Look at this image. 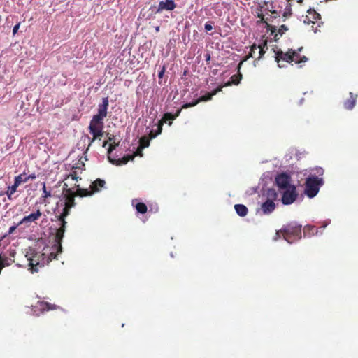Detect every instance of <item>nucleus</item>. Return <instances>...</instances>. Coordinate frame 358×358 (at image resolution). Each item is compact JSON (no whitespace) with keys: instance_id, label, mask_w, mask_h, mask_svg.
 Segmentation results:
<instances>
[{"instance_id":"obj_1","label":"nucleus","mask_w":358,"mask_h":358,"mask_svg":"<svg viewBox=\"0 0 358 358\" xmlns=\"http://www.w3.org/2000/svg\"><path fill=\"white\" fill-rule=\"evenodd\" d=\"M76 194L73 187H69L68 182H64L62 188V198L64 203L62 213L58 217V220L61 222V226L57 231V238L61 241L64 237L66 230V222L65 217L70 214L71 209L76 206L75 201Z\"/></svg>"},{"instance_id":"obj_2","label":"nucleus","mask_w":358,"mask_h":358,"mask_svg":"<svg viewBox=\"0 0 358 358\" xmlns=\"http://www.w3.org/2000/svg\"><path fill=\"white\" fill-rule=\"evenodd\" d=\"M47 250V249H43L42 252H37L34 250H31L29 256L28 255H26L29 261V270L32 273L38 272L40 268L47 265V259H45Z\"/></svg>"},{"instance_id":"obj_3","label":"nucleus","mask_w":358,"mask_h":358,"mask_svg":"<svg viewBox=\"0 0 358 358\" xmlns=\"http://www.w3.org/2000/svg\"><path fill=\"white\" fill-rule=\"evenodd\" d=\"M301 224L296 222L289 223L284 225L276 234H282L285 240L289 243H292L301 238Z\"/></svg>"},{"instance_id":"obj_4","label":"nucleus","mask_w":358,"mask_h":358,"mask_svg":"<svg viewBox=\"0 0 358 358\" xmlns=\"http://www.w3.org/2000/svg\"><path fill=\"white\" fill-rule=\"evenodd\" d=\"M303 48L298 49V51L289 49L286 53L279 50L275 53V62L278 64V66L281 67L280 64V61H284L288 63L294 62L296 64L304 63L308 60L306 56L301 57L299 51H301Z\"/></svg>"},{"instance_id":"obj_5","label":"nucleus","mask_w":358,"mask_h":358,"mask_svg":"<svg viewBox=\"0 0 358 358\" xmlns=\"http://www.w3.org/2000/svg\"><path fill=\"white\" fill-rule=\"evenodd\" d=\"M323 184L322 178L310 176L306 179L305 193L309 198H313L319 192L320 187Z\"/></svg>"},{"instance_id":"obj_6","label":"nucleus","mask_w":358,"mask_h":358,"mask_svg":"<svg viewBox=\"0 0 358 358\" xmlns=\"http://www.w3.org/2000/svg\"><path fill=\"white\" fill-rule=\"evenodd\" d=\"M103 121L97 120V119L92 117L89 126L90 133L92 135L93 138L89 144V146L96 140L100 139L103 135Z\"/></svg>"},{"instance_id":"obj_7","label":"nucleus","mask_w":358,"mask_h":358,"mask_svg":"<svg viewBox=\"0 0 358 358\" xmlns=\"http://www.w3.org/2000/svg\"><path fill=\"white\" fill-rule=\"evenodd\" d=\"M62 241H59L57 238V234L55 235V241L56 243H55L52 248L49 247H45L43 249H47V255L46 258L45 259H47V264H48L52 259H57V255L59 253H61L62 251Z\"/></svg>"},{"instance_id":"obj_8","label":"nucleus","mask_w":358,"mask_h":358,"mask_svg":"<svg viewBox=\"0 0 358 358\" xmlns=\"http://www.w3.org/2000/svg\"><path fill=\"white\" fill-rule=\"evenodd\" d=\"M298 194L295 185L290 186L289 188L285 189L282 196V203L285 205H289L294 203Z\"/></svg>"},{"instance_id":"obj_9","label":"nucleus","mask_w":358,"mask_h":358,"mask_svg":"<svg viewBox=\"0 0 358 358\" xmlns=\"http://www.w3.org/2000/svg\"><path fill=\"white\" fill-rule=\"evenodd\" d=\"M222 89V86H219L214 90H213L211 92L206 93L205 95L200 96L198 99L196 101L192 102V103H187L184 104L182 106V108H188L190 107L195 106L196 104H198L199 102L201 101H207L210 100L213 96L215 94H217L218 92H221Z\"/></svg>"},{"instance_id":"obj_10","label":"nucleus","mask_w":358,"mask_h":358,"mask_svg":"<svg viewBox=\"0 0 358 358\" xmlns=\"http://www.w3.org/2000/svg\"><path fill=\"white\" fill-rule=\"evenodd\" d=\"M291 178L286 173H281L276 176L275 183L277 186L281 189H286L289 188L293 185L290 184Z\"/></svg>"},{"instance_id":"obj_11","label":"nucleus","mask_w":358,"mask_h":358,"mask_svg":"<svg viewBox=\"0 0 358 358\" xmlns=\"http://www.w3.org/2000/svg\"><path fill=\"white\" fill-rule=\"evenodd\" d=\"M108 104V97L103 98L102 103L99 104L98 106V113L94 115L93 117L97 119V120L103 121V119L107 116Z\"/></svg>"},{"instance_id":"obj_12","label":"nucleus","mask_w":358,"mask_h":358,"mask_svg":"<svg viewBox=\"0 0 358 358\" xmlns=\"http://www.w3.org/2000/svg\"><path fill=\"white\" fill-rule=\"evenodd\" d=\"M176 4L173 0L161 1L159 3L156 13H162L164 10L171 11L173 10L176 8Z\"/></svg>"},{"instance_id":"obj_13","label":"nucleus","mask_w":358,"mask_h":358,"mask_svg":"<svg viewBox=\"0 0 358 358\" xmlns=\"http://www.w3.org/2000/svg\"><path fill=\"white\" fill-rule=\"evenodd\" d=\"M34 308L36 309L34 310L35 312L38 310L40 313H44L45 311L52 310H55L57 308L56 305L51 304L46 301H38L36 303V305L34 306Z\"/></svg>"},{"instance_id":"obj_14","label":"nucleus","mask_w":358,"mask_h":358,"mask_svg":"<svg viewBox=\"0 0 358 358\" xmlns=\"http://www.w3.org/2000/svg\"><path fill=\"white\" fill-rule=\"evenodd\" d=\"M257 10L262 11V10H268L272 14H277L275 10H273V6L271 0H257Z\"/></svg>"},{"instance_id":"obj_15","label":"nucleus","mask_w":358,"mask_h":358,"mask_svg":"<svg viewBox=\"0 0 358 358\" xmlns=\"http://www.w3.org/2000/svg\"><path fill=\"white\" fill-rule=\"evenodd\" d=\"M78 169L80 171V173L82 172L83 168H80L78 166H73L72 170L71 173L68 175H66L64 179L65 182H68V180L69 179L72 180H75L76 182H78L79 180H81V177L79 176V173L78 171Z\"/></svg>"},{"instance_id":"obj_16","label":"nucleus","mask_w":358,"mask_h":358,"mask_svg":"<svg viewBox=\"0 0 358 358\" xmlns=\"http://www.w3.org/2000/svg\"><path fill=\"white\" fill-rule=\"evenodd\" d=\"M73 187V189H76V191H74V193L76 196H80V197L90 196L94 194L91 189H88L81 188L80 187V185L76 183H74V185Z\"/></svg>"},{"instance_id":"obj_17","label":"nucleus","mask_w":358,"mask_h":358,"mask_svg":"<svg viewBox=\"0 0 358 358\" xmlns=\"http://www.w3.org/2000/svg\"><path fill=\"white\" fill-rule=\"evenodd\" d=\"M42 213L39 209L34 213H31L27 216L24 217L20 222L18 223V225H21L24 223L34 222L37 220L41 216Z\"/></svg>"},{"instance_id":"obj_18","label":"nucleus","mask_w":358,"mask_h":358,"mask_svg":"<svg viewBox=\"0 0 358 358\" xmlns=\"http://www.w3.org/2000/svg\"><path fill=\"white\" fill-rule=\"evenodd\" d=\"M275 203L272 201L266 200L261 206V209L264 214L268 215L271 213L275 209Z\"/></svg>"},{"instance_id":"obj_19","label":"nucleus","mask_w":358,"mask_h":358,"mask_svg":"<svg viewBox=\"0 0 358 358\" xmlns=\"http://www.w3.org/2000/svg\"><path fill=\"white\" fill-rule=\"evenodd\" d=\"M134 158V155H125L119 159H112L110 157H108V159H109L110 162H111L113 164L117 165V166H120L122 164H126L129 161L133 160Z\"/></svg>"},{"instance_id":"obj_20","label":"nucleus","mask_w":358,"mask_h":358,"mask_svg":"<svg viewBox=\"0 0 358 358\" xmlns=\"http://www.w3.org/2000/svg\"><path fill=\"white\" fill-rule=\"evenodd\" d=\"M357 98V95H354L353 93L350 92V98L343 103L344 108L347 110H352L356 104Z\"/></svg>"},{"instance_id":"obj_21","label":"nucleus","mask_w":358,"mask_h":358,"mask_svg":"<svg viewBox=\"0 0 358 358\" xmlns=\"http://www.w3.org/2000/svg\"><path fill=\"white\" fill-rule=\"evenodd\" d=\"M182 110V108L177 110L176 114H172L171 113H166L164 114L163 117L159 121L162 122L163 124L166 122L167 121H169V125L171 124V121L174 120L177 117L179 116L180 112Z\"/></svg>"},{"instance_id":"obj_22","label":"nucleus","mask_w":358,"mask_h":358,"mask_svg":"<svg viewBox=\"0 0 358 358\" xmlns=\"http://www.w3.org/2000/svg\"><path fill=\"white\" fill-rule=\"evenodd\" d=\"M106 182L103 180L98 178L95 180L90 186V189H92V192L94 194L98 192L100 190V188L104 187Z\"/></svg>"},{"instance_id":"obj_23","label":"nucleus","mask_w":358,"mask_h":358,"mask_svg":"<svg viewBox=\"0 0 358 358\" xmlns=\"http://www.w3.org/2000/svg\"><path fill=\"white\" fill-rule=\"evenodd\" d=\"M240 69L238 70V73L237 74L233 75L230 80L226 83L224 85H222L223 87L230 86L231 85H238L242 79V74L239 72Z\"/></svg>"},{"instance_id":"obj_24","label":"nucleus","mask_w":358,"mask_h":358,"mask_svg":"<svg viewBox=\"0 0 358 358\" xmlns=\"http://www.w3.org/2000/svg\"><path fill=\"white\" fill-rule=\"evenodd\" d=\"M257 18H259L261 22L265 23L266 24V27L269 30H271V31L272 33H274L276 31V27L270 25V24H268L267 23L266 21L268 20L269 19L267 18L266 20H265L264 15V14L262 13V11L257 10Z\"/></svg>"},{"instance_id":"obj_25","label":"nucleus","mask_w":358,"mask_h":358,"mask_svg":"<svg viewBox=\"0 0 358 358\" xmlns=\"http://www.w3.org/2000/svg\"><path fill=\"white\" fill-rule=\"evenodd\" d=\"M234 208L236 213L241 217H245L248 213V208L243 204H236Z\"/></svg>"},{"instance_id":"obj_26","label":"nucleus","mask_w":358,"mask_h":358,"mask_svg":"<svg viewBox=\"0 0 358 358\" xmlns=\"http://www.w3.org/2000/svg\"><path fill=\"white\" fill-rule=\"evenodd\" d=\"M266 196L267 201H272L275 203V201H276L278 199V193L274 189L270 188L266 191Z\"/></svg>"},{"instance_id":"obj_27","label":"nucleus","mask_w":358,"mask_h":358,"mask_svg":"<svg viewBox=\"0 0 358 358\" xmlns=\"http://www.w3.org/2000/svg\"><path fill=\"white\" fill-rule=\"evenodd\" d=\"M19 186L17 185H15V182H14V184L12 186H10V187H8V189L6 192V195L8 196V199L9 200H13V196L16 192L17 188Z\"/></svg>"},{"instance_id":"obj_28","label":"nucleus","mask_w":358,"mask_h":358,"mask_svg":"<svg viewBox=\"0 0 358 358\" xmlns=\"http://www.w3.org/2000/svg\"><path fill=\"white\" fill-rule=\"evenodd\" d=\"M14 182H15V185H17L18 186H20L22 182H27V179L25 172L16 176L14 178Z\"/></svg>"},{"instance_id":"obj_29","label":"nucleus","mask_w":358,"mask_h":358,"mask_svg":"<svg viewBox=\"0 0 358 358\" xmlns=\"http://www.w3.org/2000/svg\"><path fill=\"white\" fill-rule=\"evenodd\" d=\"M257 48L259 49V57H258V59H259L262 58V57L264 56V55L265 53L264 48H266V50L268 49L267 41L266 40L264 41L262 44H259L257 46Z\"/></svg>"},{"instance_id":"obj_30","label":"nucleus","mask_w":358,"mask_h":358,"mask_svg":"<svg viewBox=\"0 0 358 358\" xmlns=\"http://www.w3.org/2000/svg\"><path fill=\"white\" fill-rule=\"evenodd\" d=\"M136 210L138 213L144 214L147 212L148 208L147 206L143 202H138L135 206Z\"/></svg>"},{"instance_id":"obj_31","label":"nucleus","mask_w":358,"mask_h":358,"mask_svg":"<svg viewBox=\"0 0 358 358\" xmlns=\"http://www.w3.org/2000/svg\"><path fill=\"white\" fill-rule=\"evenodd\" d=\"M163 123L161 122L160 121H159L158 122V124H157V129L156 131V132H154L152 130L150 131V138H155L157 135L160 134L161 132H162V126H163Z\"/></svg>"},{"instance_id":"obj_32","label":"nucleus","mask_w":358,"mask_h":358,"mask_svg":"<svg viewBox=\"0 0 358 358\" xmlns=\"http://www.w3.org/2000/svg\"><path fill=\"white\" fill-rule=\"evenodd\" d=\"M150 137L143 136L140 138V148L143 149L147 148L150 145Z\"/></svg>"},{"instance_id":"obj_33","label":"nucleus","mask_w":358,"mask_h":358,"mask_svg":"<svg viewBox=\"0 0 358 358\" xmlns=\"http://www.w3.org/2000/svg\"><path fill=\"white\" fill-rule=\"evenodd\" d=\"M307 13L312 16V19L314 20L320 19V15L318 13H317L313 8L308 9Z\"/></svg>"},{"instance_id":"obj_34","label":"nucleus","mask_w":358,"mask_h":358,"mask_svg":"<svg viewBox=\"0 0 358 358\" xmlns=\"http://www.w3.org/2000/svg\"><path fill=\"white\" fill-rule=\"evenodd\" d=\"M51 196V193L50 191H48L45 187V183H43V195L42 197L44 199H47Z\"/></svg>"},{"instance_id":"obj_35","label":"nucleus","mask_w":358,"mask_h":358,"mask_svg":"<svg viewBox=\"0 0 358 358\" xmlns=\"http://www.w3.org/2000/svg\"><path fill=\"white\" fill-rule=\"evenodd\" d=\"M120 145V141L117 143L113 142L110 144L109 148L108 149V153L110 154L117 146Z\"/></svg>"},{"instance_id":"obj_36","label":"nucleus","mask_w":358,"mask_h":358,"mask_svg":"<svg viewBox=\"0 0 358 358\" xmlns=\"http://www.w3.org/2000/svg\"><path fill=\"white\" fill-rule=\"evenodd\" d=\"M18 224H17L16 225H13L12 227H10L8 229V231L7 234H6L5 235H3V236L2 237V238H6V236L12 234L15 231V229H17V227H18Z\"/></svg>"},{"instance_id":"obj_37","label":"nucleus","mask_w":358,"mask_h":358,"mask_svg":"<svg viewBox=\"0 0 358 358\" xmlns=\"http://www.w3.org/2000/svg\"><path fill=\"white\" fill-rule=\"evenodd\" d=\"M287 30H288L287 27L286 25H285V24H282V25H281V26L279 27V29H278V34H279L280 36H282V34H283L286 31H287Z\"/></svg>"},{"instance_id":"obj_38","label":"nucleus","mask_w":358,"mask_h":358,"mask_svg":"<svg viewBox=\"0 0 358 358\" xmlns=\"http://www.w3.org/2000/svg\"><path fill=\"white\" fill-rule=\"evenodd\" d=\"M250 57H253V55H252V53L251 52L249 53V55H247V56H246V57H245L243 60H241V61L240 62V63H239V64H238V70H239V69H241V65L243 64V63L244 62L247 61V60H248L249 58H250Z\"/></svg>"},{"instance_id":"obj_39","label":"nucleus","mask_w":358,"mask_h":358,"mask_svg":"<svg viewBox=\"0 0 358 358\" xmlns=\"http://www.w3.org/2000/svg\"><path fill=\"white\" fill-rule=\"evenodd\" d=\"M213 23L212 22H210V21L207 22L204 26L205 29L206 31H211L213 29Z\"/></svg>"},{"instance_id":"obj_40","label":"nucleus","mask_w":358,"mask_h":358,"mask_svg":"<svg viewBox=\"0 0 358 358\" xmlns=\"http://www.w3.org/2000/svg\"><path fill=\"white\" fill-rule=\"evenodd\" d=\"M20 22L17 23V24H15L14 26V27L13 29V35H15L17 32V31H18V29L20 28Z\"/></svg>"},{"instance_id":"obj_41","label":"nucleus","mask_w":358,"mask_h":358,"mask_svg":"<svg viewBox=\"0 0 358 358\" xmlns=\"http://www.w3.org/2000/svg\"><path fill=\"white\" fill-rule=\"evenodd\" d=\"M165 71H166V67L164 66H163L161 71L158 73V76L159 78H162L163 77Z\"/></svg>"},{"instance_id":"obj_42","label":"nucleus","mask_w":358,"mask_h":358,"mask_svg":"<svg viewBox=\"0 0 358 358\" xmlns=\"http://www.w3.org/2000/svg\"><path fill=\"white\" fill-rule=\"evenodd\" d=\"M26 177H27V181H28L29 180H34V179H36V174H35V173H31V174H30V175H29V176H27V175H26Z\"/></svg>"},{"instance_id":"obj_43","label":"nucleus","mask_w":358,"mask_h":358,"mask_svg":"<svg viewBox=\"0 0 358 358\" xmlns=\"http://www.w3.org/2000/svg\"><path fill=\"white\" fill-rule=\"evenodd\" d=\"M143 150V149H141V148H140V146H139V147H138V150H137V151H136V152L133 155H134V157H135V156H136V155L142 156V153H141V152H142L141 150Z\"/></svg>"},{"instance_id":"obj_44","label":"nucleus","mask_w":358,"mask_h":358,"mask_svg":"<svg viewBox=\"0 0 358 358\" xmlns=\"http://www.w3.org/2000/svg\"><path fill=\"white\" fill-rule=\"evenodd\" d=\"M257 49V46L256 45V44H253L251 47H250V52L253 54L255 53V50Z\"/></svg>"},{"instance_id":"obj_45","label":"nucleus","mask_w":358,"mask_h":358,"mask_svg":"<svg viewBox=\"0 0 358 358\" xmlns=\"http://www.w3.org/2000/svg\"><path fill=\"white\" fill-rule=\"evenodd\" d=\"M108 141L110 142L111 143L115 142V136H111L108 138Z\"/></svg>"},{"instance_id":"obj_46","label":"nucleus","mask_w":358,"mask_h":358,"mask_svg":"<svg viewBox=\"0 0 358 358\" xmlns=\"http://www.w3.org/2000/svg\"><path fill=\"white\" fill-rule=\"evenodd\" d=\"M205 57H206V61H209L210 59V54H206L205 55Z\"/></svg>"},{"instance_id":"obj_47","label":"nucleus","mask_w":358,"mask_h":358,"mask_svg":"<svg viewBox=\"0 0 358 358\" xmlns=\"http://www.w3.org/2000/svg\"><path fill=\"white\" fill-rule=\"evenodd\" d=\"M69 184V187H73L74 184H73V182H71V183H68Z\"/></svg>"},{"instance_id":"obj_48","label":"nucleus","mask_w":358,"mask_h":358,"mask_svg":"<svg viewBox=\"0 0 358 358\" xmlns=\"http://www.w3.org/2000/svg\"><path fill=\"white\" fill-rule=\"evenodd\" d=\"M155 30H156V31L158 32L159 31V26L156 27Z\"/></svg>"},{"instance_id":"obj_49","label":"nucleus","mask_w":358,"mask_h":358,"mask_svg":"<svg viewBox=\"0 0 358 358\" xmlns=\"http://www.w3.org/2000/svg\"><path fill=\"white\" fill-rule=\"evenodd\" d=\"M303 1V0H297V3H302Z\"/></svg>"},{"instance_id":"obj_50","label":"nucleus","mask_w":358,"mask_h":358,"mask_svg":"<svg viewBox=\"0 0 358 358\" xmlns=\"http://www.w3.org/2000/svg\"><path fill=\"white\" fill-rule=\"evenodd\" d=\"M107 143H108V141H104L103 146L105 147Z\"/></svg>"}]
</instances>
